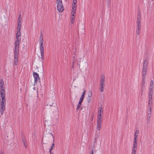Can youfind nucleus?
Instances as JSON below:
<instances>
[{
	"mask_svg": "<svg viewBox=\"0 0 154 154\" xmlns=\"http://www.w3.org/2000/svg\"><path fill=\"white\" fill-rule=\"evenodd\" d=\"M148 62L147 60H144L142 69V85L143 86L145 84V79L146 74V71L148 68Z\"/></svg>",
	"mask_w": 154,
	"mask_h": 154,
	"instance_id": "1",
	"label": "nucleus"
},
{
	"mask_svg": "<svg viewBox=\"0 0 154 154\" xmlns=\"http://www.w3.org/2000/svg\"><path fill=\"white\" fill-rule=\"evenodd\" d=\"M18 42L15 43L14 48V57H19V48Z\"/></svg>",
	"mask_w": 154,
	"mask_h": 154,
	"instance_id": "2",
	"label": "nucleus"
},
{
	"mask_svg": "<svg viewBox=\"0 0 154 154\" xmlns=\"http://www.w3.org/2000/svg\"><path fill=\"white\" fill-rule=\"evenodd\" d=\"M105 76L102 75L100 81V91L101 92H103L104 91L105 87Z\"/></svg>",
	"mask_w": 154,
	"mask_h": 154,
	"instance_id": "3",
	"label": "nucleus"
},
{
	"mask_svg": "<svg viewBox=\"0 0 154 154\" xmlns=\"http://www.w3.org/2000/svg\"><path fill=\"white\" fill-rule=\"evenodd\" d=\"M57 8L58 11L60 12H62L64 10V8L63 5L62 1H57Z\"/></svg>",
	"mask_w": 154,
	"mask_h": 154,
	"instance_id": "4",
	"label": "nucleus"
},
{
	"mask_svg": "<svg viewBox=\"0 0 154 154\" xmlns=\"http://www.w3.org/2000/svg\"><path fill=\"white\" fill-rule=\"evenodd\" d=\"M152 94L150 92L149 94V103H148V107L149 108V109L148 111H150L152 112V110H151V107L152 106V97L151 96V94Z\"/></svg>",
	"mask_w": 154,
	"mask_h": 154,
	"instance_id": "5",
	"label": "nucleus"
},
{
	"mask_svg": "<svg viewBox=\"0 0 154 154\" xmlns=\"http://www.w3.org/2000/svg\"><path fill=\"white\" fill-rule=\"evenodd\" d=\"M33 76L34 78V85H36L38 82L40 81V79L38 74L36 72H34Z\"/></svg>",
	"mask_w": 154,
	"mask_h": 154,
	"instance_id": "6",
	"label": "nucleus"
},
{
	"mask_svg": "<svg viewBox=\"0 0 154 154\" xmlns=\"http://www.w3.org/2000/svg\"><path fill=\"white\" fill-rule=\"evenodd\" d=\"M1 97L2 98L1 102L0 105H6V99L5 98V93H0Z\"/></svg>",
	"mask_w": 154,
	"mask_h": 154,
	"instance_id": "7",
	"label": "nucleus"
},
{
	"mask_svg": "<svg viewBox=\"0 0 154 154\" xmlns=\"http://www.w3.org/2000/svg\"><path fill=\"white\" fill-rule=\"evenodd\" d=\"M1 92L5 93L4 83L2 79L0 80V93Z\"/></svg>",
	"mask_w": 154,
	"mask_h": 154,
	"instance_id": "8",
	"label": "nucleus"
},
{
	"mask_svg": "<svg viewBox=\"0 0 154 154\" xmlns=\"http://www.w3.org/2000/svg\"><path fill=\"white\" fill-rule=\"evenodd\" d=\"M20 32L19 31H19H17V33L16 35V37L15 43H16V42H18V44H19L21 38V36L20 35Z\"/></svg>",
	"mask_w": 154,
	"mask_h": 154,
	"instance_id": "9",
	"label": "nucleus"
},
{
	"mask_svg": "<svg viewBox=\"0 0 154 154\" xmlns=\"http://www.w3.org/2000/svg\"><path fill=\"white\" fill-rule=\"evenodd\" d=\"M153 82L152 80H151L150 83V86L149 89V93H151V96L152 97L153 94Z\"/></svg>",
	"mask_w": 154,
	"mask_h": 154,
	"instance_id": "10",
	"label": "nucleus"
},
{
	"mask_svg": "<svg viewBox=\"0 0 154 154\" xmlns=\"http://www.w3.org/2000/svg\"><path fill=\"white\" fill-rule=\"evenodd\" d=\"M5 109V105H0V112L1 114L2 115L3 114L4 112V111Z\"/></svg>",
	"mask_w": 154,
	"mask_h": 154,
	"instance_id": "11",
	"label": "nucleus"
},
{
	"mask_svg": "<svg viewBox=\"0 0 154 154\" xmlns=\"http://www.w3.org/2000/svg\"><path fill=\"white\" fill-rule=\"evenodd\" d=\"M40 51H44V45L43 44V42H42V39L40 40Z\"/></svg>",
	"mask_w": 154,
	"mask_h": 154,
	"instance_id": "12",
	"label": "nucleus"
},
{
	"mask_svg": "<svg viewBox=\"0 0 154 154\" xmlns=\"http://www.w3.org/2000/svg\"><path fill=\"white\" fill-rule=\"evenodd\" d=\"M22 141L23 143L24 146L25 147H26L27 146V144L26 140L24 137H22Z\"/></svg>",
	"mask_w": 154,
	"mask_h": 154,
	"instance_id": "13",
	"label": "nucleus"
},
{
	"mask_svg": "<svg viewBox=\"0 0 154 154\" xmlns=\"http://www.w3.org/2000/svg\"><path fill=\"white\" fill-rule=\"evenodd\" d=\"M54 100H51V101H50L48 104H47V105H49L50 106H54L55 109H56V108L55 107V104L54 105Z\"/></svg>",
	"mask_w": 154,
	"mask_h": 154,
	"instance_id": "14",
	"label": "nucleus"
},
{
	"mask_svg": "<svg viewBox=\"0 0 154 154\" xmlns=\"http://www.w3.org/2000/svg\"><path fill=\"white\" fill-rule=\"evenodd\" d=\"M103 113V109L102 107H100L98 111V115L99 116H101V115Z\"/></svg>",
	"mask_w": 154,
	"mask_h": 154,
	"instance_id": "15",
	"label": "nucleus"
},
{
	"mask_svg": "<svg viewBox=\"0 0 154 154\" xmlns=\"http://www.w3.org/2000/svg\"><path fill=\"white\" fill-rule=\"evenodd\" d=\"M83 100H81V99H80L79 102V103L77 105V108L76 109V110L77 111L79 110V108L82 105V102L83 101Z\"/></svg>",
	"mask_w": 154,
	"mask_h": 154,
	"instance_id": "16",
	"label": "nucleus"
},
{
	"mask_svg": "<svg viewBox=\"0 0 154 154\" xmlns=\"http://www.w3.org/2000/svg\"><path fill=\"white\" fill-rule=\"evenodd\" d=\"M141 17L140 15V11H139L138 13L137 16V21H141Z\"/></svg>",
	"mask_w": 154,
	"mask_h": 154,
	"instance_id": "17",
	"label": "nucleus"
},
{
	"mask_svg": "<svg viewBox=\"0 0 154 154\" xmlns=\"http://www.w3.org/2000/svg\"><path fill=\"white\" fill-rule=\"evenodd\" d=\"M102 123H101V122H97V129L98 130H100V129L101 127Z\"/></svg>",
	"mask_w": 154,
	"mask_h": 154,
	"instance_id": "18",
	"label": "nucleus"
},
{
	"mask_svg": "<svg viewBox=\"0 0 154 154\" xmlns=\"http://www.w3.org/2000/svg\"><path fill=\"white\" fill-rule=\"evenodd\" d=\"M102 120H103V119H102V116H98L97 122L102 123Z\"/></svg>",
	"mask_w": 154,
	"mask_h": 154,
	"instance_id": "19",
	"label": "nucleus"
},
{
	"mask_svg": "<svg viewBox=\"0 0 154 154\" xmlns=\"http://www.w3.org/2000/svg\"><path fill=\"white\" fill-rule=\"evenodd\" d=\"M151 116H150L149 115H147L146 119V122L147 124H149L150 121V118Z\"/></svg>",
	"mask_w": 154,
	"mask_h": 154,
	"instance_id": "20",
	"label": "nucleus"
},
{
	"mask_svg": "<svg viewBox=\"0 0 154 154\" xmlns=\"http://www.w3.org/2000/svg\"><path fill=\"white\" fill-rule=\"evenodd\" d=\"M77 0H73L72 2V7H76Z\"/></svg>",
	"mask_w": 154,
	"mask_h": 154,
	"instance_id": "21",
	"label": "nucleus"
},
{
	"mask_svg": "<svg viewBox=\"0 0 154 154\" xmlns=\"http://www.w3.org/2000/svg\"><path fill=\"white\" fill-rule=\"evenodd\" d=\"M21 28V23H18L17 26V31H19H19H20Z\"/></svg>",
	"mask_w": 154,
	"mask_h": 154,
	"instance_id": "22",
	"label": "nucleus"
},
{
	"mask_svg": "<svg viewBox=\"0 0 154 154\" xmlns=\"http://www.w3.org/2000/svg\"><path fill=\"white\" fill-rule=\"evenodd\" d=\"M18 57H14V62L15 65H17L18 62Z\"/></svg>",
	"mask_w": 154,
	"mask_h": 154,
	"instance_id": "23",
	"label": "nucleus"
},
{
	"mask_svg": "<svg viewBox=\"0 0 154 154\" xmlns=\"http://www.w3.org/2000/svg\"><path fill=\"white\" fill-rule=\"evenodd\" d=\"M139 133V131L138 130H137L135 131V133L134 137H137L138 134Z\"/></svg>",
	"mask_w": 154,
	"mask_h": 154,
	"instance_id": "24",
	"label": "nucleus"
},
{
	"mask_svg": "<svg viewBox=\"0 0 154 154\" xmlns=\"http://www.w3.org/2000/svg\"><path fill=\"white\" fill-rule=\"evenodd\" d=\"M72 13H73L74 14H75L76 12V7H73L72 6Z\"/></svg>",
	"mask_w": 154,
	"mask_h": 154,
	"instance_id": "25",
	"label": "nucleus"
},
{
	"mask_svg": "<svg viewBox=\"0 0 154 154\" xmlns=\"http://www.w3.org/2000/svg\"><path fill=\"white\" fill-rule=\"evenodd\" d=\"M19 17H18V23H21V18L20 17V14L19 15Z\"/></svg>",
	"mask_w": 154,
	"mask_h": 154,
	"instance_id": "26",
	"label": "nucleus"
},
{
	"mask_svg": "<svg viewBox=\"0 0 154 154\" xmlns=\"http://www.w3.org/2000/svg\"><path fill=\"white\" fill-rule=\"evenodd\" d=\"M75 56H74L73 57V62H72V67H73V66L75 62Z\"/></svg>",
	"mask_w": 154,
	"mask_h": 154,
	"instance_id": "27",
	"label": "nucleus"
},
{
	"mask_svg": "<svg viewBox=\"0 0 154 154\" xmlns=\"http://www.w3.org/2000/svg\"><path fill=\"white\" fill-rule=\"evenodd\" d=\"M92 96V93L91 91H90L88 94V97H91Z\"/></svg>",
	"mask_w": 154,
	"mask_h": 154,
	"instance_id": "28",
	"label": "nucleus"
},
{
	"mask_svg": "<svg viewBox=\"0 0 154 154\" xmlns=\"http://www.w3.org/2000/svg\"><path fill=\"white\" fill-rule=\"evenodd\" d=\"M139 25L141 26V21H137V26H139Z\"/></svg>",
	"mask_w": 154,
	"mask_h": 154,
	"instance_id": "29",
	"label": "nucleus"
},
{
	"mask_svg": "<svg viewBox=\"0 0 154 154\" xmlns=\"http://www.w3.org/2000/svg\"><path fill=\"white\" fill-rule=\"evenodd\" d=\"M140 30L136 29V34L137 35H139V34L140 33Z\"/></svg>",
	"mask_w": 154,
	"mask_h": 154,
	"instance_id": "30",
	"label": "nucleus"
},
{
	"mask_svg": "<svg viewBox=\"0 0 154 154\" xmlns=\"http://www.w3.org/2000/svg\"><path fill=\"white\" fill-rule=\"evenodd\" d=\"M137 149H132V153L135 154L136 153Z\"/></svg>",
	"mask_w": 154,
	"mask_h": 154,
	"instance_id": "31",
	"label": "nucleus"
},
{
	"mask_svg": "<svg viewBox=\"0 0 154 154\" xmlns=\"http://www.w3.org/2000/svg\"><path fill=\"white\" fill-rule=\"evenodd\" d=\"M141 26H137V29L141 30Z\"/></svg>",
	"mask_w": 154,
	"mask_h": 154,
	"instance_id": "32",
	"label": "nucleus"
},
{
	"mask_svg": "<svg viewBox=\"0 0 154 154\" xmlns=\"http://www.w3.org/2000/svg\"><path fill=\"white\" fill-rule=\"evenodd\" d=\"M91 100V97H88L87 98V101L88 103H89Z\"/></svg>",
	"mask_w": 154,
	"mask_h": 154,
	"instance_id": "33",
	"label": "nucleus"
},
{
	"mask_svg": "<svg viewBox=\"0 0 154 154\" xmlns=\"http://www.w3.org/2000/svg\"><path fill=\"white\" fill-rule=\"evenodd\" d=\"M137 137H134V142H137Z\"/></svg>",
	"mask_w": 154,
	"mask_h": 154,
	"instance_id": "34",
	"label": "nucleus"
},
{
	"mask_svg": "<svg viewBox=\"0 0 154 154\" xmlns=\"http://www.w3.org/2000/svg\"><path fill=\"white\" fill-rule=\"evenodd\" d=\"M132 149H137V146H134L133 145V146L132 147Z\"/></svg>",
	"mask_w": 154,
	"mask_h": 154,
	"instance_id": "35",
	"label": "nucleus"
},
{
	"mask_svg": "<svg viewBox=\"0 0 154 154\" xmlns=\"http://www.w3.org/2000/svg\"><path fill=\"white\" fill-rule=\"evenodd\" d=\"M85 95H82V96H81L80 99L82 100H83L84 97H85Z\"/></svg>",
	"mask_w": 154,
	"mask_h": 154,
	"instance_id": "36",
	"label": "nucleus"
},
{
	"mask_svg": "<svg viewBox=\"0 0 154 154\" xmlns=\"http://www.w3.org/2000/svg\"><path fill=\"white\" fill-rule=\"evenodd\" d=\"M54 143H53V144H52V146H51V148H50V150H51L53 149V146H54Z\"/></svg>",
	"mask_w": 154,
	"mask_h": 154,
	"instance_id": "37",
	"label": "nucleus"
},
{
	"mask_svg": "<svg viewBox=\"0 0 154 154\" xmlns=\"http://www.w3.org/2000/svg\"><path fill=\"white\" fill-rule=\"evenodd\" d=\"M41 56H44V51H40Z\"/></svg>",
	"mask_w": 154,
	"mask_h": 154,
	"instance_id": "38",
	"label": "nucleus"
},
{
	"mask_svg": "<svg viewBox=\"0 0 154 154\" xmlns=\"http://www.w3.org/2000/svg\"><path fill=\"white\" fill-rule=\"evenodd\" d=\"M75 19V17H71V19L72 20H74Z\"/></svg>",
	"mask_w": 154,
	"mask_h": 154,
	"instance_id": "39",
	"label": "nucleus"
},
{
	"mask_svg": "<svg viewBox=\"0 0 154 154\" xmlns=\"http://www.w3.org/2000/svg\"><path fill=\"white\" fill-rule=\"evenodd\" d=\"M110 0H106V2L108 3V4L110 5Z\"/></svg>",
	"mask_w": 154,
	"mask_h": 154,
	"instance_id": "40",
	"label": "nucleus"
},
{
	"mask_svg": "<svg viewBox=\"0 0 154 154\" xmlns=\"http://www.w3.org/2000/svg\"><path fill=\"white\" fill-rule=\"evenodd\" d=\"M151 112H150V111H148L147 115H149L150 116H151Z\"/></svg>",
	"mask_w": 154,
	"mask_h": 154,
	"instance_id": "41",
	"label": "nucleus"
},
{
	"mask_svg": "<svg viewBox=\"0 0 154 154\" xmlns=\"http://www.w3.org/2000/svg\"><path fill=\"white\" fill-rule=\"evenodd\" d=\"M133 145L134 146H137V142H133Z\"/></svg>",
	"mask_w": 154,
	"mask_h": 154,
	"instance_id": "42",
	"label": "nucleus"
},
{
	"mask_svg": "<svg viewBox=\"0 0 154 154\" xmlns=\"http://www.w3.org/2000/svg\"><path fill=\"white\" fill-rule=\"evenodd\" d=\"M40 38L41 39V40L42 39V42H43V37H42V34H41L40 35Z\"/></svg>",
	"mask_w": 154,
	"mask_h": 154,
	"instance_id": "43",
	"label": "nucleus"
},
{
	"mask_svg": "<svg viewBox=\"0 0 154 154\" xmlns=\"http://www.w3.org/2000/svg\"><path fill=\"white\" fill-rule=\"evenodd\" d=\"M85 90H84L83 91V92L82 93V95H85Z\"/></svg>",
	"mask_w": 154,
	"mask_h": 154,
	"instance_id": "44",
	"label": "nucleus"
},
{
	"mask_svg": "<svg viewBox=\"0 0 154 154\" xmlns=\"http://www.w3.org/2000/svg\"><path fill=\"white\" fill-rule=\"evenodd\" d=\"M41 56V59L42 60H44V56Z\"/></svg>",
	"mask_w": 154,
	"mask_h": 154,
	"instance_id": "45",
	"label": "nucleus"
},
{
	"mask_svg": "<svg viewBox=\"0 0 154 154\" xmlns=\"http://www.w3.org/2000/svg\"><path fill=\"white\" fill-rule=\"evenodd\" d=\"M74 20H71V23H72V24H73V23H74Z\"/></svg>",
	"mask_w": 154,
	"mask_h": 154,
	"instance_id": "46",
	"label": "nucleus"
},
{
	"mask_svg": "<svg viewBox=\"0 0 154 154\" xmlns=\"http://www.w3.org/2000/svg\"><path fill=\"white\" fill-rule=\"evenodd\" d=\"M51 136H52L53 138V142H54V137L53 136V134H51Z\"/></svg>",
	"mask_w": 154,
	"mask_h": 154,
	"instance_id": "47",
	"label": "nucleus"
},
{
	"mask_svg": "<svg viewBox=\"0 0 154 154\" xmlns=\"http://www.w3.org/2000/svg\"><path fill=\"white\" fill-rule=\"evenodd\" d=\"M49 152H50V154H52V153H53V152H51V150H50Z\"/></svg>",
	"mask_w": 154,
	"mask_h": 154,
	"instance_id": "48",
	"label": "nucleus"
},
{
	"mask_svg": "<svg viewBox=\"0 0 154 154\" xmlns=\"http://www.w3.org/2000/svg\"><path fill=\"white\" fill-rule=\"evenodd\" d=\"M143 88H142L141 89V94H143Z\"/></svg>",
	"mask_w": 154,
	"mask_h": 154,
	"instance_id": "49",
	"label": "nucleus"
},
{
	"mask_svg": "<svg viewBox=\"0 0 154 154\" xmlns=\"http://www.w3.org/2000/svg\"><path fill=\"white\" fill-rule=\"evenodd\" d=\"M91 154H94V153H93V150H92V151H91Z\"/></svg>",
	"mask_w": 154,
	"mask_h": 154,
	"instance_id": "50",
	"label": "nucleus"
},
{
	"mask_svg": "<svg viewBox=\"0 0 154 154\" xmlns=\"http://www.w3.org/2000/svg\"><path fill=\"white\" fill-rule=\"evenodd\" d=\"M72 17H75L73 13L72 14Z\"/></svg>",
	"mask_w": 154,
	"mask_h": 154,
	"instance_id": "51",
	"label": "nucleus"
},
{
	"mask_svg": "<svg viewBox=\"0 0 154 154\" xmlns=\"http://www.w3.org/2000/svg\"><path fill=\"white\" fill-rule=\"evenodd\" d=\"M1 154H5L4 152H2L1 153Z\"/></svg>",
	"mask_w": 154,
	"mask_h": 154,
	"instance_id": "52",
	"label": "nucleus"
},
{
	"mask_svg": "<svg viewBox=\"0 0 154 154\" xmlns=\"http://www.w3.org/2000/svg\"><path fill=\"white\" fill-rule=\"evenodd\" d=\"M95 140H96V138H95Z\"/></svg>",
	"mask_w": 154,
	"mask_h": 154,
	"instance_id": "53",
	"label": "nucleus"
},
{
	"mask_svg": "<svg viewBox=\"0 0 154 154\" xmlns=\"http://www.w3.org/2000/svg\"><path fill=\"white\" fill-rule=\"evenodd\" d=\"M60 0H57V1H59ZM60 1H62V0H60Z\"/></svg>",
	"mask_w": 154,
	"mask_h": 154,
	"instance_id": "54",
	"label": "nucleus"
},
{
	"mask_svg": "<svg viewBox=\"0 0 154 154\" xmlns=\"http://www.w3.org/2000/svg\"><path fill=\"white\" fill-rule=\"evenodd\" d=\"M98 137V136H97V138Z\"/></svg>",
	"mask_w": 154,
	"mask_h": 154,
	"instance_id": "55",
	"label": "nucleus"
},
{
	"mask_svg": "<svg viewBox=\"0 0 154 154\" xmlns=\"http://www.w3.org/2000/svg\"><path fill=\"white\" fill-rule=\"evenodd\" d=\"M132 154H134L132 153Z\"/></svg>",
	"mask_w": 154,
	"mask_h": 154,
	"instance_id": "56",
	"label": "nucleus"
},
{
	"mask_svg": "<svg viewBox=\"0 0 154 154\" xmlns=\"http://www.w3.org/2000/svg\"><path fill=\"white\" fill-rule=\"evenodd\" d=\"M152 1H153V0H152Z\"/></svg>",
	"mask_w": 154,
	"mask_h": 154,
	"instance_id": "57",
	"label": "nucleus"
}]
</instances>
